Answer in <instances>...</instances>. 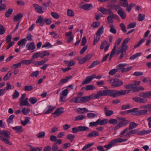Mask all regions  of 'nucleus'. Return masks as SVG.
Wrapping results in <instances>:
<instances>
[{"instance_id": "obj_1", "label": "nucleus", "mask_w": 151, "mask_h": 151, "mask_svg": "<svg viewBox=\"0 0 151 151\" xmlns=\"http://www.w3.org/2000/svg\"><path fill=\"white\" fill-rule=\"evenodd\" d=\"M131 90H126L117 91L114 90H109V96L113 97L115 98L120 95H126L129 93Z\"/></svg>"}, {"instance_id": "obj_2", "label": "nucleus", "mask_w": 151, "mask_h": 151, "mask_svg": "<svg viewBox=\"0 0 151 151\" xmlns=\"http://www.w3.org/2000/svg\"><path fill=\"white\" fill-rule=\"evenodd\" d=\"M10 132L7 130H2V136H0L1 140H2L4 143L9 145H12V144L9 141L10 137Z\"/></svg>"}, {"instance_id": "obj_3", "label": "nucleus", "mask_w": 151, "mask_h": 151, "mask_svg": "<svg viewBox=\"0 0 151 151\" xmlns=\"http://www.w3.org/2000/svg\"><path fill=\"white\" fill-rule=\"evenodd\" d=\"M128 0H120V3L121 6L124 7H127V11L128 12H130L132 7L133 6L135 5V4L133 3H131L129 5Z\"/></svg>"}, {"instance_id": "obj_4", "label": "nucleus", "mask_w": 151, "mask_h": 151, "mask_svg": "<svg viewBox=\"0 0 151 151\" xmlns=\"http://www.w3.org/2000/svg\"><path fill=\"white\" fill-rule=\"evenodd\" d=\"M108 84L111 83V86L114 87H118L122 85L123 82L120 81L117 78L111 79L109 80L108 82Z\"/></svg>"}, {"instance_id": "obj_5", "label": "nucleus", "mask_w": 151, "mask_h": 151, "mask_svg": "<svg viewBox=\"0 0 151 151\" xmlns=\"http://www.w3.org/2000/svg\"><path fill=\"white\" fill-rule=\"evenodd\" d=\"M138 126L137 124L134 122H132L129 124V127L126 128L124 130L121 132L120 134L121 137H122L124 136L123 134L125 133L129 129L132 130L136 128Z\"/></svg>"}, {"instance_id": "obj_6", "label": "nucleus", "mask_w": 151, "mask_h": 151, "mask_svg": "<svg viewBox=\"0 0 151 151\" xmlns=\"http://www.w3.org/2000/svg\"><path fill=\"white\" fill-rule=\"evenodd\" d=\"M109 90L98 91L97 93H95L96 98L99 99L102 96L109 95Z\"/></svg>"}, {"instance_id": "obj_7", "label": "nucleus", "mask_w": 151, "mask_h": 151, "mask_svg": "<svg viewBox=\"0 0 151 151\" xmlns=\"http://www.w3.org/2000/svg\"><path fill=\"white\" fill-rule=\"evenodd\" d=\"M96 99L95 93H93L88 96L81 97V103H86L89 101L91 99Z\"/></svg>"}, {"instance_id": "obj_8", "label": "nucleus", "mask_w": 151, "mask_h": 151, "mask_svg": "<svg viewBox=\"0 0 151 151\" xmlns=\"http://www.w3.org/2000/svg\"><path fill=\"white\" fill-rule=\"evenodd\" d=\"M92 56L91 55H88L85 57L81 59H79L78 58L77 60L79 61V64H82L84 63L88 60H89L92 57Z\"/></svg>"}, {"instance_id": "obj_9", "label": "nucleus", "mask_w": 151, "mask_h": 151, "mask_svg": "<svg viewBox=\"0 0 151 151\" xmlns=\"http://www.w3.org/2000/svg\"><path fill=\"white\" fill-rule=\"evenodd\" d=\"M94 78L95 76H93V75L87 77L82 82V85H83L85 84L90 83L92 79Z\"/></svg>"}, {"instance_id": "obj_10", "label": "nucleus", "mask_w": 151, "mask_h": 151, "mask_svg": "<svg viewBox=\"0 0 151 151\" xmlns=\"http://www.w3.org/2000/svg\"><path fill=\"white\" fill-rule=\"evenodd\" d=\"M139 131V129H132L130 130V131L128 132L125 135H124V136L128 138H130L132 135L134 134L137 133Z\"/></svg>"}, {"instance_id": "obj_11", "label": "nucleus", "mask_w": 151, "mask_h": 151, "mask_svg": "<svg viewBox=\"0 0 151 151\" xmlns=\"http://www.w3.org/2000/svg\"><path fill=\"white\" fill-rule=\"evenodd\" d=\"M55 108V106L48 105L44 110L45 114H48L51 113Z\"/></svg>"}, {"instance_id": "obj_12", "label": "nucleus", "mask_w": 151, "mask_h": 151, "mask_svg": "<svg viewBox=\"0 0 151 151\" xmlns=\"http://www.w3.org/2000/svg\"><path fill=\"white\" fill-rule=\"evenodd\" d=\"M104 114L107 116H110L112 115L114 113V111L111 110H109V108L106 106L104 107Z\"/></svg>"}, {"instance_id": "obj_13", "label": "nucleus", "mask_w": 151, "mask_h": 151, "mask_svg": "<svg viewBox=\"0 0 151 151\" xmlns=\"http://www.w3.org/2000/svg\"><path fill=\"white\" fill-rule=\"evenodd\" d=\"M33 7L36 11L37 13L41 14L43 13L42 8L38 4H33Z\"/></svg>"}, {"instance_id": "obj_14", "label": "nucleus", "mask_w": 151, "mask_h": 151, "mask_svg": "<svg viewBox=\"0 0 151 151\" xmlns=\"http://www.w3.org/2000/svg\"><path fill=\"white\" fill-rule=\"evenodd\" d=\"M70 102L77 104L81 103V97H74L70 100Z\"/></svg>"}, {"instance_id": "obj_15", "label": "nucleus", "mask_w": 151, "mask_h": 151, "mask_svg": "<svg viewBox=\"0 0 151 151\" xmlns=\"http://www.w3.org/2000/svg\"><path fill=\"white\" fill-rule=\"evenodd\" d=\"M140 96L145 98H149L151 97V91L142 92L140 94Z\"/></svg>"}, {"instance_id": "obj_16", "label": "nucleus", "mask_w": 151, "mask_h": 151, "mask_svg": "<svg viewBox=\"0 0 151 151\" xmlns=\"http://www.w3.org/2000/svg\"><path fill=\"white\" fill-rule=\"evenodd\" d=\"M64 109L62 107H59L57 108L55 111L53 113L54 115H56L57 116H59L63 113Z\"/></svg>"}, {"instance_id": "obj_17", "label": "nucleus", "mask_w": 151, "mask_h": 151, "mask_svg": "<svg viewBox=\"0 0 151 151\" xmlns=\"http://www.w3.org/2000/svg\"><path fill=\"white\" fill-rule=\"evenodd\" d=\"M36 23H39L40 26H42L44 24V19L41 16H39L36 21Z\"/></svg>"}, {"instance_id": "obj_18", "label": "nucleus", "mask_w": 151, "mask_h": 151, "mask_svg": "<svg viewBox=\"0 0 151 151\" xmlns=\"http://www.w3.org/2000/svg\"><path fill=\"white\" fill-rule=\"evenodd\" d=\"M93 7L91 4H85L83 5L82 7V9L85 10H91Z\"/></svg>"}, {"instance_id": "obj_19", "label": "nucleus", "mask_w": 151, "mask_h": 151, "mask_svg": "<svg viewBox=\"0 0 151 151\" xmlns=\"http://www.w3.org/2000/svg\"><path fill=\"white\" fill-rule=\"evenodd\" d=\"M117 119L118 121L123 124L124 125H126L129 123L128 120H127L124 118L119 117H117Z\"/></svg>"}, {"instance_id": "obj_20", "label": "nucleus", "mask_w": 151, "mask_h": 151, "mask_svg": "<svg viewBox=\"0 0 151 151\" xmlns=\"http://www.w3.org/2000/svg\"><path fill=\"white\" fill-rule=\"evenodd\" d=\"M128 139H123L122 138H116L112 141L113 142L114 144L115 145L117 143H121L123 142H126Z\"/></svg>"}, {"instance_id": "obj_21", "label": "nucleus", "mask_w": 151, "mask_h": 151, "mask_svg": "<svg viewBox=\"0 0 151 151\" xmlns=\"http://www.w3.org/2000/svg\"><path fill=\"white\" fill-rule=\"evenodd\" d=\"M151 132V130H145L138 132L137 133V134L138 135L142 136L146 134H149Z\"/></svg>"}, {"instance_id": "obj_22", "label": "nucleus", "mask_w": 151, "mask_h": 151, "mask_svg": "<svg viewBox=\"0 0 151 151\" xmlns=\"http://www.w3.org/2000/svg\"><path fill=\"white\" fill-rule=\"evenodd\" d=\"M117 13L119 15L122 19H124L126 17V14L123 10L122 8L119 10H118Z\"/></svg>"}, {"instance_id": "obj_23", "label": "nucleus", "mask_w": 151, "mask_h": 151, "mask_svg": "<svg viewBox=\"0 0 151 151\" xmlns=\"http://www.w3.org/2000/svg\"><path fill=\"white\" fill-rule=\"evenodd\" d=\"M144 90V88L142 86L137 87L133 85L132 90L133 92H137L140 91H143Z\"/></svg>"}, {"instance_id": "obj_24", "label": "nucleus", "mask_w": 151, "mask_h": 151, "mask_svg": "<svg viewBox=\"0 0 151 151\" xmlns=\"http://www.w3.org/2000/svg\"><path fill=\"white\" fill-rule=\"evenodd\" d=\"M96 88L95 86L91 85L86 86L85 87H83L82 89L84 90H89L95 89Z\"/></svg>"}, {"instance_id": "obj_25", "label": "nucleus", "mask_w": 151, "mask_h": 151, "mask_svg": "<svg viewBox=\"0 0 151 151\" xmlns=\"http://www.w3.org/2000/svg\"><path fill=\"white\" fill-rule=\"evenodd\" d=\"M12 128L13 130H14L17 133H21L23 131L22 127L21 126H17L13 127Z\"/></svg>"}, {"instance_id": "obj_26", "label": "nucleus", "mask_w": 151, "mask_h": 151, "mask_svg": "<svg viewBox=\"0 0 151 151\" xmlns=\"http://www.w3.org/2000/svg\"><path fill=\"white\" fill-rule=\"evenodd\" d=\"M22 17V15L21 13H19L15 16L13 17V19L15 22H17L21 19Z\"/></svg>"}, {"instance_id": "obj_27", "label": "nucleus", "mask_w": 151, "mask_h": 151, "mask_svg": "<svg viewBox=\"0 0 151 151\" xmlns=\"http://www.w3.org/2000/svg\"><path fill=\"white\" fill-rule=\"evenodd\" d=\"M99 135V132L96 131H93L87 135L88 137H95L98 136Z\"/></svg>"}, {"instance_id": "obj_28", "label": "nucleus", "mask_w": 151, "mask_h": 151, "mask_svg": "<svg viewBox=\"0 0 151 151\" xmlns=\"http://www.w3.org/2000/svg\"><path fill=\"white\" fill-rule=\"evenodd\" d=\"M98 120H99L98 122L99 125H105L108 122V119H106L102 120H101L100 119H98Z\"/></svg>"}, {"instance_id": "obj_29", "label": "nucleus", "mask_w": 151, "mask_h": 151, "mask_svg": "<svg viewBox=\"0 0 151 151\" xmlns=\"http://www.w3.org/2000/svg\"><path fill=\"white\" fill-rule=\"evenodd\" d=\"M19 105L21 106H30V104L28 102H27L23 100H20Z\"/></svg>"}, {"instance_id": "obj_30", "label": "nucleus", "mask_w": 151, "mask_h": 151, "mask_svg": "<svg viewBox=\"0 0 151 151\" xmlns=\"http://www.w3.org/2000/svg\"><path fill=\"white\" fill-rule=\"evenodd\" d=\"M147 110L146 109L141 110L137 111V116L145 115L147 113Z\"/></svg>"}, {"instance_id": "obj_31", "label": "nucleus", "mask_w": 151, "mask_h": 151, "mask_svg": "<svg viewBox=\"0 0 151 151\" xmlns=\"http://www.w3.org/2000/svg\"><path fill=\"white\" fill-rule=\"evenodd\" d=\"M15 115L14 114H12L10 115L8 118L7 119V121L8 124L13 123V119Z\"/></svg>"}, {"instance_id": "obj_32", "label": "nucleus", "mask_w": 151, "mask_h": 151, "mask_svg": "<svg viewBox=\"0 0 151 151\" xmlns=\"http://www.w3.org/2000/svg\"><path fill=\"white\" fill-rule=\"evenodd\" d=\"M12 73L11 71H9L4 76L3 79L4 80L6 81L8 80L11 77Z\"/></svg>"}, {"instance_id": "obj_33", "label": "nucleus", "mask_w": 151, "mask_h": 151, "mask_svg": "<svg viewBox=\"0 0 151 151\" xmlns=\"http://www.w3.org/2000/svg\"><path fill=\"white\" fill-rule=\"evenodd\" d=\"M104 30V28L103 27V26H102L97 31L96 33V35L100 37L101 35L103 33Z\"/></svg>"}, {"instance_id": "obj_34", "label": "nucleus", "mask_w": 151, "mask_h": 151, "mask_svg": "<svg viewBox=\"0 0 151 151\" xmlns=\"http://www.w3.org/2000/svg\"><path fill=\"white\" fill-rule=\"evenodd\" d=\"M124 48H119V49L116 50V48H114L113 49H114V55H118L122 53V52H124L123 49Z\"/></svg>"}, {"instance_id": "obj_35", "label": "nucleus", "mask_w": 151, "mask_h": 151, "mask_svg": "<svg viewBox=\"0 0 151 151\" xmlns=\"http://www.w3.org/2000/svg\"><path fill=\"white\" fill-rule=\"evenodd\" d=\"M142 54V52H137L135 54L131 56L129 58L130 60H134L137 57L140 56Z\"/></svg>"}, {"instance_id": "obj_36", "label": "nucleus", "mask_w": 151, "mask_h": 151, "mask_svg": "<svg viewBox=\"0 0 151 151\" xmlns=\"http://www.w3.org/2000/svg\"><path fill=\"white\" fill-rule=\"evenodd\" d=\"M114 145L113 142L112 140L108 144L104 146V147L106 149V151H107L111 148L113 145Z\"/></svg>"}, {"instance_id": "obj_37", "label": "nucleus", "mask_w": 151, "mask_h": 151, "mask_svg": "<svg viewBox=\"0 0 151 151\" xmlns=\"http://www.w3.org/2000/svg\"><path fill=\"white\" fill-rule=\"evenodd\" d=\"M40 57L42 58H43L44 57L48 56L49 55V52L48 51L43 52H40Z\"/></svg>"}, {"instance_id": "obj_38", "label": "nucleus", "mask_w": 151, "mask_h": 151, "mask_svg": "<svg viewBox=\"0 0 151 151\" xmlns=\"http://www.w3.org/2000/svg\"><path fill=\"white\" fill-rule=\"evenodd\" d=\"M87 116L88 118L93 119L95 117H97L98 116V115L93 113L91 112L87 113Z\"/></svg>"}, {"instance_id": "obj_39", "label": "nucleus", "mask_w": 151, "mask_h": 151, "mask_svg": "<svg viewBox=\"0 0 151 151\" xmlns=\"http://www.w3.org/2000/svg\"><path fill=\"white\" fill-rule=\"evenodd\" d=\"M27 40L25 38H23L20 40L18 41L17 44L18 45H25L26 43Z\"/></svg>"}, {"instance_id": "obj_40", "label": "nucleus", "mask_w": 151, "mask_h": 151, "mask_svg": "<svg viewBox=\"0 0 151 151\" xmlns=\"http://www.w3.org/2000/svg\"><path fill=\"white\" fill-rule=\"evenodd\" d=\"M109 14V15L108 17H111L113 18H115L117 19H119V16L117 15L114 14L113 12L111 11H110Z\"/></svg>"}, {"instance_id": "obj_41", "label": "nucleus", "mask_w": 151, "mask_h": 151, "mask_svg": "<svg viewBox=\"0 0 151 151\" xmlns=\"http://www.w3.org/2000/svg\"><path fill=\"white\" fill-rule=\"evenodd\" d=\"M130 40L129 38H127L125 39L122 43V46L121 47H127L126 45L129 41Z\"/></svg>"}, {"instance_id": "obj_42", "label": "nucleus", "mask_w": 151, "mask_h": 151, "mask_svg": "<svg viewBox=\"0 0 151 151\" xmlns=\"http://www.w3.org/2000/svg\"><path fill=\"white\" fill-rule=\"evenodd\" d=\"M100 63L99 61L96 60L93 62L91 65L88 67L89 69L93 68L96 66H97Z\"/></svg>"}, {"instance_id": "obj_43", "label": "nucleus", "mask_w": 151, "mask_h": 151, "mask_svg": "<svg viewBox=\"0 0 151 151\" xmlns=\"http://www.w3.org/2000/svg\"><path fill=\"white\" fill-rule=\"evenodd\" d=\"M75 118V121H79L85 119L86 116L83 115H81L76 116Z\"/></svg>"}, {"instance_id": "obj_44", "label": "nucleus", "mask_w": 151, "mask_h": 151, "mask_svg": "<svg viewBox=\"0 0 151 151\" xmlns=\"http://www.w3.org/2000/svg\"><path fill=\"white\" fill-rule=\"evenodd\" d=\"M21 65L20 62L15 64H14L11 67V69L12 70L15 69L16 68H19Z\"/></svg>"}, {"instance_id": "obj_45", "label": "nucleus", "mask_w": 151, "mask_h": 151, "mask_svg": "<svg viewBox=\"0 0 151 151\" xmlns=\"http://www.w3.org/2000/svg\"><path fill=\"white\" fill-rule=\"evenodd\" d=\"M29 101L32 104H34L37 102V99L36 97H31L29 99Z\"/></svg>"}, {"instance_id": "obj_46", "label": "nucleus", "mask_w": 151, "mask_h": 151, "mask_svg": "<svg viewBox=\"0 0 151 151\" xmlns=\"http://www.w3.org/2000/svg\"><path fill=\"white\" fill-rule=\"evenodd\" d=\"M79 132L86 131L89 130V128L86 126H79L78 127Z\"/></svg>"}, {"instance_id": "obj_47", "label": "nucleus", "mask_w": 151, "mask_h": 151, "mask_svg": "<svg viewBox=\"0 0 151 151\" xmlns=\"http://www.w3.org/2000/svg\"><path fill=\"white\" fill-rule=\"evenodd\" d=\"M19 93L17 90H15L13 94L12 98L13 99H16L19 96Z\"/></svg>"}, {"instance_id": "obj_48", "label": "nucleus", "mask_w": 151, "mask_h": 151, "mask_svg": "<svg viewBox=\"0 0 151 151\" xmlns=\"http://www.w3.org/2000/svg\"><path fill=\"white\" fill-rule=\"evenodd\" d=\"M32 59L30 60H24L22 61L20 63L21 64L24 65H29L32 62Z\"/></svg>"}, {"instance_id": "obj_49", "label": "nucleus", "mask_w": 151, "mask_h": 151, "mask_svg": "<svg viewBox=\"0 0 151 151\" xmlns=\"http://www.w3.org/2000/svg\"><path fill=\"white\" fill-rule=\"evenodd\" d=\"M145 19V14H139L137 17V20L138 21H142Z\"/></svg>"}, {"instance_id": "obj_50", "label": "nucleus", "mask_w": 151, "mask_h": 151, "mask_svg": "<svg viewBox=\"0 0 151 151\" xmlns=\"http://www.w3.org/2000/svg\"><path fill=\"white\" fill-rule=\"evenodd\" d=\"M48 60H44L41 61H37L35 63V65H41L45 64Z\"/></svg>"}, {"instance_id": "obj_51", "label": "nucleus", "mask_w": 151, "mask_h": 151, "mask_svg": "<svg viewBox=\"0 0 151 151\" xmlns=\"http://www.w3.org/2000/svg\"><path fill=\"white\" fill-rule=\"evenodd\" d=\"M65 63L67 65V66L69 67L73 66L76 63V62L74 61H73L71 62L66 61H65Z\"/></svg>"}, {"instance_id": "obj_52", "label": "nucleus", "mask_w": 151, "mask_h": 151, "mask_svg": "<svg viewBox=\"0 0 151 151\" xmlns=\"http://www.w3.org/2000/svg\"><path fill=\"white\" fill-rule=\"evenodd\" d=\"M13 12V10L12 9H9L8 11H6L5 13V16L6 17H9L11 14Z\"/></svg>"}, {"instance_id": "obj_53", "label": "nucleus", "mask_w": 151, "mask_h": 151, "mask_svg": "<svg viewBox=\"0 0 151 151\" xmlns=\"http://www.w3.org/2000/svg\"><path fill=\"white\" fill-rule=\"evenodd\" d=\"M109 46L110 45L109 42L105 41L101 43L100 47H109Z\"/></svg>"}, {"instance_id": "obj_54", "label": "nucleus", "mask_w": 151, "mask_h": 151, "mask_svg": "<svg viewBox=\"0 0 151 151\" xmlns=\"http://www.w3.org/2000/svg\"><path fill=\"white\" fill-rule=\"evenodd\" d=\"M45 134V132H41L38 133L37 135V136L38 138H42L44 137Z\"/></svg>"}, {"instance_id": "obj_55", "label": "nucleus", "mask_w": 151, "mask_h": 151, "mask_svg": "<svg viewBox=\"0 0 151 151\" xmlns=\"http://www.w3.org/2000/svg\"><path fill=\"white\" fill-rule=\"evenodd\" d=\"M100 24V22H94L91 25V27H92L96 28L99 26Z\"/></svg>"}, {"instance_id": "obj_56", "label": "nucleus", "mask_w": 151, "mask_h": 151, "mask_svg": "<svg viewBox=\"0 0 151 151\" xmlns=\"http://www.w3.org/2000/svg\"><path fill=\"white\" fill-rule=\"evenodd\" d=\"M67 14L69 17H73L74 15V13L72 10L70 9H68L67 10Z\"/></svg>"}, {"instance_id": "obj_57", "label": "nucleus", "mask_w": 151, "mask_h": 151, "mask_svg": "<svg viewBox=\"0 0 151 151\" xmlns=\"http://www.w3.org/2000/svg\"><path fill=\"white\" fill-rule=\"evenodd\" d=\"M94 144V143H92L85 145L82 148L83 150H85L91 147Z\"/></svg>"}, {"instance_id": "obj_58", "label": "nucleus", "mask_w": 151, "mask_h": 151, "mask_svg": "<svg viewBox=\"0 0 151 151\" xmlns=\"http://www.w3.org/2000/svg\"><path fill=\"white\" fill-rule=\"evenodd\" d=\"M108 122L109 124L114 125H116L118 123L117 120L116 119H111Z\"/></svg>"}, {"instance_id": "obj_59", "label": "nucleus", "mask_w": 151, "mask_h": 151, "mask_svg": "<svg viewBox=\"0 0 151 151\" xmlns=\"http://www.w3.org/2000/svg\"><path fill=\"white\" fill-rule=\"evenodd\" d=\"M110 28V32L114 34H115L116 33V29L114 28V26L113 25H111L109 27Z\"/></svg>"}, {"instance_id": "obj_60", "label": "nucleus", "mask_w": 151, "mask_h": 151, "mask_svg": "<svg viewBox=\"0 0 151 151\" xmlns=\"http://www.w3.org/2000/svg\"><path fill=\"white\" fill-rule=\"evenodd\" d=\"M98 119L95 122H91L89 123V127H96L99 125Z\"/></svg>"}, {"instance_id": "obj_61", "label": "nucleus", "mask_w": 151, "mask_h": 151, "mask_svg": "<svg viewBox=\"0 0 151 151\" xmlns=\"http://www.w3.org/2000/svg\"><path fill=\"white\" fill-rule=\"evenodd\" d=\"M137 23L134 22L129 24L127 26V29L132 28L135 27Z\"/></svg>"}, {"instance_id": "obj_62", "label": "nucleus", "mask_w": 151, "mask_h": 151, "mask_svg": "<svg viewBox=\"0 0 151 151\" xmlns=\"http://www.w3.org/2000/svg\"><path fill=\"white\" fill-rule=\"evenodd\" d=\"M94 40L93 42V45H95L99 40L100 38V37L99 36L97 35L96 37H94Z\"/></svg>"}, {"instance_id": "obj_63", "label": "nucleus", "mask_w": 151, "mask_h": 151, "mask_svg": "<svg viewBox=\"0 0 151 151\" xmlns=\"http://www.w3.org/2000/svg\"><path fill=\"white\" fill-rule=\"evenodd\" d=\"M39 73V71H36L35 72H33L30 75V76L32 77H35L37 78L38 76Z\"/></svg>"}, {"instance_id": "obj_64", "label": "nucleus", "mask_w": 151, "mask_h": 151, "mask_svg": "<svg viewBox=\"0 0 151 151\" xmlns=\"http://www.w3.org/2000/svg\"><path fill=\"white\" fill-rule=\"evenodd\" d=\"M30 111V109L29 108L26 109L25 108H23L22 111V113L25 115L28 114Z\"/></svg>"}]
</instances>
